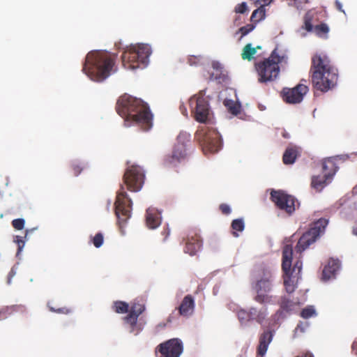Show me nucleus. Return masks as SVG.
Wrapping results in <instances>:
<instances>
[{"mask_svg": "<svg viewBox=\"0 0 357 357\" xmlns=\"http://www.w3.org/2000/svg\"><path fill=\"white\" fill-rule=\"evenodd\" d=\"M303 357H314V356H313V355H312L311 353H310V352H307V353H305V354L303 356Z\"/></svg>", "mask_w": 357, "mask_h": 357, "instance_id": "3c124183", "label": "nucleus"}, {"mask_svg": "<svg viewBox=\"0 0 357 357\" xmlns=\"http://www.w3.org/2000/svg\"><path fill=\"white\" fill-rule=\"evenodd\" d=\"M50 310L52 311L56 312L59 313H68V310L66 308H59V309L55 310L53 307H51Z\"/></svg>", "mask_w": 357, "mask_h": 357, "instance_id": "de8ad7c7", "label": "nucleus"}, {"mask_svg": "<svg viewBox=\"0 0 357 357\" xmlns=\"http://www.w3.org/2000/svg\"><path fill=\"white\" fill-rule=\"evenodd\" d=\"M183 351V342L178 338L170 339L156 347V352L160 354V357H180Z\"/></svg>", "mask_w": 357, "mask_h": 357, "instance_id": "dca6fc26", "label": "nucleus"}, {"mask_svg": "<svg viewBox=\"0 0 357 357\" xmlns=\"http://www.w3.org/2000/svg\"><path fill=\"white\" fill-rule=\"evenodd\" d=\"M25 221L22 218H18L13 220V226L16 229L20 230L22 229L24 227Z\"/></svg>", "mask_w": 357, "mask_h": 357, "instance_id": "4c0bfd02", "label": "nucleus"}, {"mask_svg": "<svg viewBox=\"0 0 357 357\" xmlns=\"http://www.w3.org/2000/svg\"><path fill=\"white\" fill-rule=\"evenodd\" d=\"M272 0H255V3L256 5L261 4L264 7L265 6L269 5L271 3Z\"/></svg>", "mask_w": 357, "mask_h": 357, "instance_id": "c03bdc74", "label": "nucleus"}, {"mask_svg": "<svg viewBox=\"0 0 357 357\" xmlns=\"http://www.w3.org/2000/svg\"><path fill=\"white\" fill-rule=\"evenodd\" d=\"M114 210L121 228L131 216L132 201L121 189L118 192L114 203Z\"/></svg>", "mask_w": 357, "mask_h": 357, "instance_id": "4468645a", "label": "nucleus"}, {"mask_svg": "<svg viewBox=\"0 0 357 357\" xmlns=\"http://www.w3.org/2000/svg\"><path fill=\"white\" fill-rule=\"evenodd\" d=\"M228 306L230 310L236 314L239 323L243 328L248 327L252 320L262 324L268 315L267 308L264 306L260 308L251 307L248 310L234 303H229Z\"/></svg>", "mask_w": 357, "mask_h": 357, "instance_id": "1a4fd4ad", "label": "nucleus"}, {"mask_svg": "<svg viewBox=\"0 0 357 357\" xmlns=\"http://www.w3.org/2000/svg\"><path fill=\"white\" fill-rule=\"evenodd\" d=\"M293 250L291 245H286L282 252V267L284 272V285L287 293L294 292L301 278L302 262L298 260L291 268L292 262Z\"/></svg>", "mask_w": 357, "mask_h": 357, "instance_id": "423d86ee", "label": "nucleus"}, {"mask_svg": "<svg viewBox=\"0 0 357 357\" xmlns=\"http://www.w3.org/2000/svg\"><path fill=\"white\" fill-rule=\"evenodd\" d=\"M16 273H17V267L16 266H13L9 274H8V280H7V283L8 284H11V280H12V278L16 275Z\"/></svg>", "mask_w": 357, "mask_h": 357, "instance_id": "79ce46f5", "label": "nucleus"}, {"mask_svg": "<svg viewBox=\"0 0 357 357\" xmlns=\"http://www.w3.org/2000/svg\"><path fill=\"white\" fill-rule=\"evenodd\" d=\"M104 238L103 235L101 233H98L96 236L92 238V243L94 246L97 248L102 246L103 244Z\"/></svg>", "mask_w": 357, "mask_h": 357, "instance_id": "c9c22d12", "label": "nucleus"}, {"mask_svg": "<svg viewBox=\"0 0 357 357\" xmlns=\"http://www.w3.org/2000/svg\"><path fill=\"white\" fill-rule=\"evenodd\" d=\"M202 239L199 236H190L187 238L185 252L188 253L190 255H195L201 249Z\"/></svg>", "mask_w": 357, "mask_h": 357, "instance_id": "5701e85b", "label": "nucleus"}, {"mask_svg": "<svg viewBox=\"0 0 357 357\" xmlns=\"http://www.w3.org/2000/svg\"><path fill=\"white\" fill-rule=\"evenodd\" d=\"M114 308L117 313H126L128 311V304L123 301H116L114 303Z\"/></svg>", "mask_w": 357, "mask_h": 357, "instance_id": "473e14b6", "label": "nucleus"}, {"mask_svg": "<svg viewBox=\"0 0 357 357\" xmlns=\"http://www.w3.org/2000/svg\"><path fill=\"white\" fill-rule=\"evenodd\" d=\"M255 28V25L253 24H247L244 26H242L239 31L242 34V37L246 36L250 32H251Z\"/></svg>", "mask_w": 357, "mask_h": 357, "instance_id": "e433bc0d", "label": "nucleus"}, {"mask_svg": "<svg viewBox=\"0 0 357 357\" xmlns=\"http://www.w3.org/2000/svg\"><path fill=\"white\" fill-rule=\"evenodd\" d=\"M231 227L234 231L233 234L235 236H238V235L236 233V231H242L245 228V224L243 218L234 220L231 223Z\"/></svg>", "mask_w": 357, "mask_h": 357, "instance_id": "2f4dec72", "label": "nucleus"}, {"mask_svg": "<svg viewBox=\"0 0 357 357\" xmlns=\"http://www.w3.org/2000/svg\"><path fill=\"white\" fill-rule=\"evenodd\" d=\"M114 67V60L107 52L94 50L86 55L83 71L92 81L100 82L115 72Z\"/></svg>", "mask_w": 357, "mask_h": 357, "instance_id": "7ed1b4c3", "label": "nucleus"}, {"mask_svg": "<svg viewBox=\"0 0 357 357\" xmlns=\"http://www.w3.org/2000/svg\"><path fill=\"white\" fill-rule=\"evenodd\" d=\"M220 208L222 213L224 214H226V215L229 214L231 211V207L229 205L225 204H221L220 206Z\"/></svg>", "mask_w": 357, "mask_h": 357, "instance_id": "37998d69", "label": "nucleus"}, {"mask_svg": "<svg viewBox=\"0 0 357 357\" xmlns=\"http://www.w3.org/2000/svg\"><path fill=\"white\" fill-rule=\"evenodd\" d=\"M271 199L276 206L288 213L295 211V199L282 191H272Z\"/></svg>", "mask_w": 357, "mask_h": 357, "instance_id": "f3484780", "label": "nucleus"}, {"mask_svg": "<svg viewBox=\"0 0 357 357\" xmlns=\"http://www.w3.org/2000/svg\"><path fill=\"white\" fill-rule=\"evenodd\" d=\"M301 36H303V37H305V33H301Z\"/></svg>", "mask_w": 357, "mask_h": 357, "instance_id": "4d7b16f0", "label": "nucleus"}, {"mask_svg": "<svg viewBox=\"0 0 357 357\" xmlns=\"http://www.w3.org/2000/svg\"><path fill=\"white\" fill-rule=\"evenodd\" d=\"M212 67H213V70H215L216 71V73H215V74L212 73L210 75V79H217L220 77V75L222 73V66L221 63H219L218 61H213L212 63Z\"/></svg>", "mask_w": 357, "mask_h": 357, "instance_id": "f704fd0d", "label": "nucleus"}, {"mask_svg": "<svg viewBox=\"0 0 357 357\" xmlns=\"http://www.w3.org/2000/svg\"><path fill=\"white\" fill-rule=\"evenodd\" d=\"M224 105L227 110L233 115H238L240 113L241 105L238 102H235L231 99H225L223 102Z\"/></svg>", "mask_w": 357, "mask_h": 357, "instance_id": "a878e982", "label": "nucleus"}, {"mask_svg": "<svg viewBox=\"0 0 357 357\" xmlns=\"http://www.w3.org/2000/svg\"><path fill=\"white\" fill-rule=\"evenodd\" d=\"M316 315V310L312 305L306 307L301 312V316L304 319H308Z\"/></svg>", "mask_w": 357, "mask_h": 357, "instance_id": "72a5a7b5", "label": "nucleus"}, {"mask_svg": "<svg viewBox=\"0 0 357 357\" xmlns=\"http://www.w3.org/2000/svg\"><path fill=\"white\" fill-rule=\"evenodd\" d=\"M328 223V220L324 218H320L314 222L313 226L299 238L296 246V252L301 254L311 244L314 243L317 238L324 232Z\"/></svg>", "mask_w": 357, "mask_h": 357, "instance_id": "9b49d317", "label": "nucleus"}, {"mask_svg": "<svg viewBox=\"0 0 357 357\" xmlns=\"http://www.w3.org/2000/svg\"><path fill=\"white\" fill-rule=\"evenodd\" d=\"M169 235V230L168 229L165 238Z\"/></svg>", "mask_w": 357, "mask_h": 357, "instance_id": "6e6d98bb", "label": "nucleus"}, {"mask_svg": "<svg viewBox=\"0 0 357 357\" xmlns=\"http://www.w3.org/2000/svg\"><path fill=\"white\" fill-rule=\"evenodd\" d=\"M144 180V172L137 165L129 167L124 175V182L128 188L132 192H138L142 189Z\"/></svg>", "mask_w": 357, "mask_h": 357, "instance_id": "2eb2a0df", "label": "nucleus"}, {"mask_svg": "<svg viewBox=\"0 0 357 357\" xmlns=\"http://www.w3.org/2000/svg\"><path fill=\"white\" fill-rule=\"evenodd\" d=\"M282 312L278 311L274 316V319H278Z\"/></svg>", "mask_w": 357, "mask_h": 357, "instance_id": "8fccbe9b", "label": "nucleus"}, {"mask_svg": "<svg viewBox=\"0 0 357 357\" xmlns=\"http://www.w3.org/2000/svg\"><path fill=\"white\" fill-rule=\"evenodd\" d=\"M116 110L124 119L126 126L137 124L144 130H149L153 126V115L141 99L124 94L117 101Z\"/></svg>", "mask_w": 357, "mask_h": 357, "instance_id": "f257e3e1", "label": "nucleus"}, {"mask_svg": "<svg viewBox=\"0 0 357 357\" xmlns=\"http://www.w3.org/2000/svg\"><path fill=\"white\" fill-rule=\"evenodd\" d=\"M283 136H284V137H288V135H287V134H284V133Z\"/></svg>", "mask_w": 357, "mask_h": 357, "instance_id": "13d9d810", "label": "nucleus"}, {"mask_svg": "<svg viewBox=\"0 0 357 357\" xmlns=\"http://www.w3.org/2000/svg\"><path fill=\"white\" fill-rule=\"evenodd\" d=\"M312 18H313V13L311 11L307 12L305 15L304 25L302 27L303 29H305L308 32L313 31V25L312 24Z\"/></svg>", "mask_w": 357, "mask_h": 357, "instance_id": "c756f323", "label": "nucleus"}, {"mask_svg": "<svg viewBox=\"0 0 357 357\" xmlns=\"http://www.w3.org/2000/svg\"><path fill=\"white\" fill-rule=\"evenodd\" d=\"M288 58L286 54L280 55L275 50L271 56L255 64V68L258 75V82L260 83H266L275 80L280 73V64H287Z\"/></svg>", "mask_w": 357, "mask_h": 357, "instance_id": "39448f33", "label": "nucleus"}, {"mask_svg": "<svg viewBox=\"0 0 357 357\" xmlns=\"http://www.w3.org/2000/svg\"><path fill=\"white\" fill-rule=\"evenodd\" d=\"M261 46H257V47H253L251 43L247 44L243 49L242 52V58L245 60H251L254 58V56L257 53V49H261Z\"/></svg>", "mask_w": 357, "mask_h": 357, "instance_id": "cd10ccee", "label": "nucleus"}, {"mask_svg": "<svg viewBox=\"0 0 357 357\" xmlns=\"http://www.w3.org/2000/svg\"><path fill=\"white\" fill-rule=\"evenodd\" d=\"M196 137L199 142L205 154L214 153L222 148V139L219 132L210 129L206 126H202L196 132Z\"/></svg>", "mask_w": 357, "mask_h": 357, "instance_id": "6e6552de", "label": "nucleus"}, {"mask_svg": "<svg viewBox=\"0 0 357 357\" xmlns=\"http://www.w3.org/2000/svg\"><path fill=\"white\" fill-rule=\"evenodd\" d=\"M340 269V261L338 259H331L323 270V280L326 281L335 278Z\"/></svg>", "mask_w": 357, "mask_h": 357, "instance_id": "4be33fe9", "label": "nucleus"}, {"mask_svg": "<svg viewBox=\"0 0 357 357\" xmlns=\"http://www.w3.org/2000/svg\"><path fill=\"white\" fill-rule=\"evenodd\" d=\"M274 335L273 331H266L259 337V345L257 347V354L264 357L268 350V346L273 340Z\"/></svg>", "mask_w": 357, "mask_h": 357, "instance_id": "aec40b11", "label": "nucleus"}, {"mask_svg": "<svg viewBox=\"0 0 357 357\" xmlns=\"http://www.w3.org/2000/svg\"><path fill=\"white\" fill-rule=\"evenodd\" d=\"M195 301L192 296L187 295L183 299L178 309L179 314L183 317H189L194 311Z\"/></svg>", "mask_w": 357, "mask_h": 357, "instance_id": "b1692460", "label": "nucleus"}, {"mask_svg": "<svg viewBox=\"0 0 357 357\" xmlns=\"http://www.w3.org/2000/svg\"><path fill=\"white\" fill-rule=\"evenodd\" d=\"M151 53V48L148 44L131 45L122 55L123 66L126 69L132 70L144 68L149 63Z\"/></svg>", "mask_w": 357, "mask_h": 357, "instance_id": "0eeeda50", "label": "nucleus"}, {"mask_svg": "<svg viewBox=\"0 0 357 357\" xmlns=\"http://www.w3.org/2000/svg\"><path fill=\"white\" fill-rule=\"evenodd\" d=\"M248 10V6L245 2H243L240 4H238L235 7V11L238 13H244Z\"/></svg>", "mask_w": 357, "mask_h": 357, "instance_id": "a19ab883", "label": "nucleus"}, {"mask_svg": "<svg viewBox=\"0 0 357 357\" xmlns=\"http://www.w3.org/2000/svg\"><path fill=\"white\" fill-rule=\"evenodd\" d=\"M305 299H304L302 302H293L287 300L285 298H283L281 301L280 307L282 310L286 311L287 312H291L296 310L297 307L299 305L303 304L305 302Z\"/></svg>", "mask_w": 357, "mask_h": 357, "instance_id": "bb28decb", "label": "nucleus"}, {"mask_svg": "<svg viewBox=\"0 0 357 357\" xmlns=\"http://www.w3.org/2000/svg\"><path fill=\"white\" fill-rule=\"evenodd\" d=\"M294 5L297 7L298 9L300 8V3L301 2H307V0H294Z\"/></svg>", "mask_w": 357, "mask_h": 357, "instance_id": "09e8293b", "label": "nucleus"}, {"mask_svg": "<svg viewBox=\"0 0 357 357\" xmlns=\"http://www.w3.org/2000/svg\"><path fill=\"white\" fill-rule=\"evenodd\" d=\"M266 10L263 6L255 10L251 15L250 20L252 22H258L265 18Z\"/></svg>", "mask_w": 357, "mask_h": 357, "instance_id": "c85d7f7f", "label": "nucleus"}, {"mask_svg": "<svg viewBox=\"0 0 357 357\" xmlns=\"http://www.w3.org/2000/svg\"><path fill=\"white\" fill-rule=\"evenodd\" d=\"M335 5H336V6H337V8L340 11L342 12L343 13H345V11H344V9H343V8H342V3H341L340 1L336 0V1H335Z\"/></svg>", "mask_w": 357, "mask_h": 357, "instance_id": "a18cd8bd", "label": "nucleus"}, {"mask_svg": "<svg viewBox=\"0 0 357 357\" xmlns=\"http://www.w3.org/2000/svg\"><path fill=\"white\" fill-rule=\"evenodd\" d=\"M352 349L354 351L357 350V342H354L352 344Z\"/></svg>", "mask_w": 357, "mask_h": 357, "instance_id": "603ef678", "label": "nucleus"}, {"mask_svg": "<svg viewBox=\"0 0 357 357\" xmlns=\"http://www.w3.org/2000/svg\"><path fill=\"white\" fill-rule=\"evenodd\" d=\"M312 80L314 86L323 92L333 88L337 81V70L333 66L328 56L317 54L312 57Z\"/></svg>", "mask_w": 357, "mask_h": 357, "instance_id": "20e7f679", "label": "nucleus"}, {"mask_svg": "<svg viewBox=\"0 0 357 357\" xmlns=\"http://www.w3.org/2000/svg\"><path fill=\"white\" fill-rule=\"evenodd\" d=\"M313 31L319 37L326 38V35L329 31V28L326 24H321L316 26H313Z\"/></svg>", "mask_w": 357, "mask_h": 357, "instance_id": "7c9ffc66", "label": "nucleus"}, {"mask_svg": "<svg viewBox=\"0 0 357 357\" xmlns=\"http://www.w3.org/2000/svg\"><path fill=\"white\" fill-rule=\"evenodd\" d=\"M145 307L140 303H134L130 309L129 314L125 318L127 324L130 325V332L137 335L142 329V327L137 324L138 317L144 312Z\"/></svg>", "mask_w": 357, "mask_h": 357, "instance_id": "a211bd4d", "label": "nucleus"}, {"mask_svg": "<svg viewBox=\"0 0 357 357\" xmlns=\"http://www.w3.org/2000/svg\"><path fill=\"white\" fill-rule=\"evenodd\" d=\"M189 104L197 121L208 123L211 121L213 113L206 98L202 96H194L189 100Z\"/></svg>", "mask_w": 357, "mask_h": 357, "instance_id": "f8f14e48", "label": "nucleus"}, {"mask_svg": "<svg viewBox=\"0 0 357 357\" xmlns=\"http://www.w3.org/2000/svg\"><path fill=\"white\" fill-rule=\"evenodd\" d=\"M15 242L18 245V250L17 252V257H18L20 252L22 251L23 248L24 247V241L22 239L20 236H17Z\"/></svg>", "mask_w": 357, "mask_h": 357, "instance_id": "58836bf2", "label": "nucleus"}, {"mask_svg": "<svg viewBox=\"0 0 357 357\" xmlns=\"http://www.w3.org/2000/svg\"><path fill=\"white\" fill-rule=\"evenodd\" d=\"M73 169L75 172V175L77 176L81 172L82 168H80L78 165H73Z\"/></svg>", "mask_w": 357, "mask_h": 357, "instance_id": "49530a36", "label": "nucleus"}, {"mask_svg": "<svg viewBox=\"0 0 357 357\" xmlns=\"http://www.w3.org/2000/svg\"><path fill=\"white\" fill-rule=\"evenodd\" d=\"M190 135L181 131L176 137L172 154L167 155L164 159V163L168 167H176L183 162L187 157V145L190 142Z\"/></svg>", "mask_w": 357, "mask_h": 357, "instance_id": "9d476101", "label": "nucleus"}, {"mask_svg": "<svg viewBox=\"0 0 357 357\" xmlns=\"http://www.w3.org/2000/svg\"><path fill=\"white\" fill-rule=\"evenodd\" d=\"M308 88L304 84H298L293 89H285L283 91V99L288 103L296 104L301 102L304 96L307 93Z\"/></svg>", "mask_w": 357, "mask_h": 357, "instance_id": "6ab92c4d", "label": "nucleus"}, {"mask_svg": "<svg viewBox=\"0 0 357 357\" xmlns=\"http://www.w3.org/2000/svg\"><path fill=\"white\" fill-rule=\"evenodd\" d=\"M353 234L357 236V227L353 229Z\"/></svg>", "mask_w": 357, "mask_h": 357, "instance_id": "864d4df0", "label": "nucleus"}, {"mask_svg": "<svg viewBox=\"0 0 357 357\" xmlns=\"http://www.w3.org/2000/svg\"><path fill=\"white\" fill-rule=\"evenodd\" d=\"M252 288L256 293L254 300L260 304H273L275 297L268 293L271 291L276 277V268L271 264H261L253 274Z\"/></svg>", "mask_w": 357, "mask_h": 357, "instance_id": "f03ea898", "label": "nucleus"}, {"mask_svg": "<svg viewBox=\"0 0 357 357\" xmlns=\"http://www.w3.org/2000/svg\"><path fill=\"white\" fill-rule=\"evenodd\" d=\"M298 154V149L296 146H289L284 155H283V161L286 165L293 164L295 162V160L297 157Z\"/></svg>", "mask_w": 357, "mask_h": 357, "instance_id": "393cba45", "label": "nucleus"}, {"mask_svg": "<svg viewBox=\"0 0 357 357\" xmlns=\"http://www.w3.org/2000/svg\"><path fill=\"white\" fill-rule=\"evenodd\" d=\"M335 158L326 159L323 163V175L314 176L312 178V187L317 191H321L325 186L329 184L333 176L337 172Z\"/></svg>", "mask_w": 357, "mask_h": 357, "instance_id": "ddd939ff", "label": "nucleus"}, {"mask_svg": "<svg viewBox=\"0 0 357 357\" xmlns=\"http://www.w3.org/2000/svg\"><path fill=\"white\" fill-rule=\"evenodd\" d=\"M13 307H6V311H9V310H11Z\"/></svg>", "mask_w": 357, "mask_h": 357, "instance_id": "5fc2aeb1", "label": "nucleus"}, {"mask_svg": "<svg viewBox=\"0 0 357 357\" xmlns=\"http://www.w3.org/2000/svg\"><path fill=\"white\" fill-rule=\"evenodd\" d=\"M308 326H309L308 322L299 323L295 329V334H296L298 331H300L301 333H304L306 331V329L308 328Z\"/></svg>", "mask_w": 357, "mask_h": 357, "instance_id": "ea45409f", "label": "nucleus"}, {"mask_svg": "<svg viewBox=\"0 0 357 357\" xmlns=\"http://www.w3.org/2000/svg\"><path fill=\"white\" fill-rule=\"evenodd\" d=\"M161 213L156 208L150 207L146 210V224L151 229H154L161 224Z\"/></svg>", "mask_w": 357, "mask_h": 357, "instance_id": "412c9836", "label": "nucleus"}]
</instances>
